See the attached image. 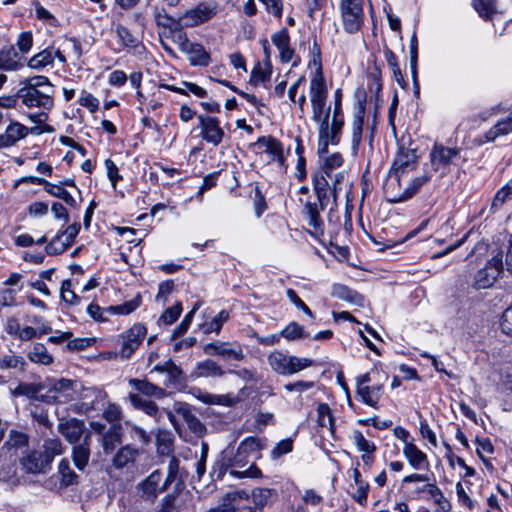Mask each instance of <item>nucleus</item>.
<instances>
[{"instance_id": "f257e3e1", "label": "nucleus", "mask_w": 512, "mask_h": 512, "mask_svg": "<svg viewBox=\"0 0 512 512\" xmlns=\"http://www.w3.org/2000/svg\"><path fill=\"white\" fill-rule=\"evenodd\" d=\"M327 178L328 177L323 172L313 176V186L319 204L307 201L304 205V213L308 218V224L316 231L321 230L323 226L319 211L323 210L328 205L330 195L332 196V190Z\"/></svg>"}, {"instance_id": "f03ea898", "label": "nucleus", "mask_w": 512, "mask_h": 512, "mask_svg": "<svg viewBox=\"0 0 512 512\" xmlns=\"http://www.w3.org/2000/svg\"><path fill=\"white\" fill-rule=\"evenodd\" d=\"M268 364L271 369L280 375H292L312 365V360L287 355L281 351H274L268 355Z\"/></svg>"}, {"instance_id": "7ed1b4c3", "label": "nucleus", "mask_w": 512, "mask_h": 512, "mask_svg": "<svg viewBox=\"0 0 512 512\" xmlns=\"http://www.w3.org/2000/svg\"><path fill=\"white\" fill-rule=\"evenodd\" d=\"M504 269L503 252L498 251L489 260L484 267L479 269L474 275L472 286L475 289H487L493 286Z\"/></svg>"}, {"instance_id": "20e7f679", "label": "nucleus", "mask_w": 512, "mask_h": 512, "mask_svg": "<svg viewBox=\"0 0 512 512\" xmlns=\"http://www.w3.org/2000/svg\"><path fill=\"white\" fill-rule=\"evenodd\" d=\"M340 15L344 30L354 34L361 28L364 21L362 0H340Z\"/></svg>"}, {"instance_id": "39448f33", "label": "nucleus", "mask_w": 512, "mask_h": 512, "mask_svg": "<svg viewBox=\"0 0 512 512\" xmlns=\"http://www.w3.org/2000/svg\"><path fill=\"white\" fill-rule=\"evenodd\" d=\"M344 125L343 115H333L331 124L324 120L319 126L318 154L320 156L328 152L329 144H337Z\"/></svg>"}, {"instance_id": "423d86ee", "label": "nucleus", "mask_w": 512, "mask_h": 512, "mask_svg": "<svg viewBox=\"0 0 512 512\" xmlns=\"http://www.w3.org/2000/svg\"><path fill=\"white\" fill-rule=\"evenodd\" d=\"M135 490L141 501L153 504L159 494L167 490L162 488V472L154 470L136 485Z\"/></svg>"}, {"instance_id": "0eeeda50", "label": "nucleus", "mask_w": 512, "mask_h": 512, "mask_svg": "<svg viewBox=\"0 0 512 512\" xmlns=\"http://www.w3.org/2000/svg\"><path fill=\"white\" fill-rule=\"evenodd\" d=\"M203 351L211 356H219L226 361H242L245 358L243 347L237 342L208 343L204 345Z\"/></svg>"}, {"instance_id": "6e6552de", "label": "nucleus", "mask_w": 512, "mask_h": 512, "mask_svg": "<svg viewBox=\"0 0 512 512\" xmlns=\"http://www.w3.org/2000/svg\"><path fill=\"white\" fill-rule=\"evenodd\" d=\"M459 148L445 147L435 144L430 152V162L433 171L440 172L444 176L449 171V166L459 156Z\"/></svg>"}, {"instance_id": "1a4fd4ad", "label": "nucleus", "mask_w": 512, "mask_h": 512, "mask_svg": "<svg viewBox=\"0 0 512 512\" xmlns=\"http://www.w3.org/2000/svg\"><path fill=\"white\" fill-rule=\"evenodd\" d=\"M147 334L143 324L136 323L121 335L122 344L119 355L122 359H129L142 343Z\"/></svg>"}, {"instance_id": "9d476101", "label": "nucleus", "mask_w": 512, "mask_h": 512, "mask_svg": "<svg viewBox=\"0 0 512 512\" xmlns=\"http://www.w3.org/2000/svg\"><path fill=\"white\" fill-rule=\"evenodd\" d=\"M18 97L28 108L52 109L54 106L53 96L50 91H40L32 87H22L18 90Z\"/></svg>"}, {"instance_id": "9b49d317", "label": "nucleus", "mask_w": 512, "mask_h": 512, "mask_svg": "<svg viewBox=\"0 0 512 512\" xmlns=\"http://www.w3.org/2000/svg\"><path fill=\"white\" fill-rule=\"evenodd\" d=\"M57 430L71 445L81 442L87 432L84 421L77 418L60 419Z\"/></svg>"}, {"instance_id": "f8f14e48", "label": "nucleus", "mask_w": 512, "mask_h": 512, "mask_svg": "<svg viewBox=\"0 0 512 512\" xmlns=\"http://www.w3.org/2000/svg\"><path fill=\"white\" fill-rule=\"evenodd\" d=\"M198 119L202 138L214 146L219 145L222 142L225 134L223 129L220 127L218 119L215 117L203 115H199Z\"/></svg>"}, {"instance_id": "ddd939ff", "label": "nucleus", "mask_w": 512, "mask_h": 512, "mask_svg": "<svg viewBox=\"0 0 512 512\" xmlns=\"http://www.w3.org/2000/svg\"><path fill=\"white\" fill-rule=\"evenodd\" d=\"M75 382L68 379H60L53 384L46 395L47 402L67 403L74 399Z\"/></svg>"}, {"instance_id": "4468645a", "label": "nucleus", "mask_w": 512, "mask_h": 512, "mask_svg": "<svg viewBox=\"0 0 512 512\" xmlns=\"http://www.w3.org/2000/svg\"><path fill=\"white\" fill-rule=\"evenodd\" d=\"M418 155L416 149L400 147L390 172L394 174H401L413 170L417 165Z\"/></svg>"}, {"instance_id": "2eb2a0df", "label": "nucleus", "mask_w": 512, "mask_h": 512, "mask_svg": "<svg viewBox=\"0 0 512 512\" xmlns=\"http://www.w3.org/2000/svg\"><path fill=\"white\" fill-rule=\"evenodd\" d=\"M22 469L26 473L44 474L50 470V466L46 463L42 453L37 450L29 451L20 459Z\"/></svg>"}, {"instance_id": "dca6fc26", "label": "nucleus", "mask_w": 512, "mask_h": 512, "mask_svg": "<svg viewBox=\"0 0 512 512\" xmlns=\"http://www.w3.org/2000/svg\"><path fill=\"white\" fill-rule=\"evenodd\" d=\"M215 13V6L207 3H200L195 8L186 11L182 19L186 26L194 27L209 20L215 15Z\"/></svg>"}, {"instance_id": "f3484780", "label": "nucleus", "mask_w": 512, "mask_h": 512, "mask_svg": "<svg viewBox=\"0 0 512 512\" xmlns=\"http://www.w3.org/2000/svg\"><path fill=\"white\" fill-rule=\"evenodd\" d=\"M91 432H86L81 442L72 445L71 457L75 467L83 471L90 459Z\"/></svg>"}, {"instance_id": "a211bd4d", "label": "nucleus", "mask_w": 512, "mask_h": 512, "mask_svg": "<svg viewBox=\"0 0 512 512\" xmlns=\"http://www.w3.org/2000/svg\"><path fill=\"white\" fill-rule=\"evenodd\" d=\"M55 58H57L58 61L62 64L66 63V57L64 54L60 51V49H56L52 45L34 55L29 60L28 65L32 69L40 70L47 65L52 64Z\"/></svg>"}, {"instance_id": "6ab92c4d", "label": "nucleus", "mask_w": 512, "mask_h": 512, "mask_svg": "<svg viewBox=\"0 0 512 512\" xmlns=\"http://www.w3.org/2000/svg\"><path fill=\"white\" fill-rule=\"evenodd\" d=\"M383 191L385 198L390 203H399L408 200L406 195V188L401 190L400 175L391 173L387 177Z\"/></svg>"}, {"instance_id": "aec40b11", "label": "nucleus", "mask_w": 512, "mask_h": 512, "mask_svg": "<svg viewBox=\"0 0 512 512\" xmlns=\"http://www.w3.org/2000/svg\"><path fill=\"white\" fill-rule=\"evenodd\" d=\"M139 456V450L130 445L121 447L113 456L112 465L116 469H123L132 466Z\"/></svg>"}, {"instance_id": "412c9836", "label": "nucleus", "mask_w": 512, "mask_h": 512, "mask_svg": "<svg viewBox=\"0 0 512 512\" xmlns=\"http://www.w3.org/2000/svg\"><path fill=\"white\" fill-rule=\"evenodd\" d=\"M191 375L195 378L222 377L224 370L214 360L206 359L196 364Z\"/></svg>"}, {"instance_id": "4be33fe9", "label": "nucleus", "mask_w": 512, "mask_h": 512, "mask_svg": "<svg viewBox=\"0 0 512 512\" xmlns=\"http://www.w3.org/2000/svg\"><path fill=\"white\" fill-rule=\"evenodd\" d=\"M403 454L414 469L419 470L429 466L427 455L413 443L404 445Z\"/></svg>"}, {"instance_id": "5701e85b", "label": "nucleus", "mask_w": 512, "mask_h": 512, "mask_svg": "<svg viewBox=\"0 0 512 512\" xmlns=\"http://www.w3.org/2000/svg\"><path fill=\"white\" fill-rule=\"evenodd\" d=\"M365 115V100L358 101L355 107V113L352 121V145L354 148L358 147L363 130V122Z\"/></svg>"}, {"instance_id": "b1692460", "label": "nucleus", "mask_w": 512, "mask_h": 512, "mask_svg": "<svg viewBox=\"0 0 512 512\" xmlns=\"http://www.w3.org/2000/svg\"><path fill=\"white\" fill-rule=\"evenodd\" d=\"M309 97L311 103L327 102V87L321 73L311 79Z\"/></svg>"}, {"instance_id": "393cba45", "label": "nucleus", "mask_w": 512, "mask_h": 512, "mask_svg": "<svg viewBox=\"0 0 512 512\" xmlns=\"http://www.w3.org/2000/svg\"><path fill=\"white\" fill-rule=\"evenodd\" d=\"M331 295L340 300H344L346 302L363 306L364 298L355 290L350 289L349 287L342 284H334L332 286Z\"/></svg>"}, {"instance_id": "a878e982", "label": "nucleus", "mask_w": 512, "mask_h": 512, "mask_svg": "<svg viewBox=\"0 0 512 512\" xmlns=\"http://www.w3.org/2000/svg\"><path fill=\"white\" fill-rule=\"evenodd\" d=\"M383 386L382 385H372L368 387H359L356 389V396L359 399L373 407L376 408L379 402V399L382 395Z\"/></svg>"}, {"instance_id": "bb28decb", "label": "nucleus", "mask_w": 512, "mask_h": 512, "mask_svg": "<svg viewBox=\"0 0 512 512\" xmlns=\"http://www.w3.org/2000/svg\"><path fill=\"white\" fill-rule=\"evenodd\" d=\"M129 385L139 393L161 399L165 397L166 392L163 388L148 382L147 380L130 379Z\"/></svg>"}, {"instance_id": "cd10ccee", "label": "nucleus", "mask_w": 512, "mask_h": 512, "mask_svg": "<svg viewBox=\"0 0 512 512\" xmlns=\"http://www.w3.org/2000/svg\"><path fill=\"white\" fill-rule=\"evenodd\" d=\"M275 491L270 488H255L252 490L251 499L253 506L249 507L250 512H261L271 502Z\"/></svg>"}, {"instance_id": "c85d7f7f", "label": "nucleus", "mask_w": 512, "mask_h": 512, "mask_svg": "<svg viewBox=\"0 0 512 512\" xmlns=\"http://www.w3.org/2000/svg\"><path fill=\"white\" fill-rule=\"evenodd\" d=\"M65 451V447L59 438H48L43 441L42 450L40 451L46 460V463L51 464L54 458L58 455H62Z\"/></svg>"}, {"instance_id": "c756f323", "label": "nucleus", "mask_w": 512, "mask_h": 512, "mask_svg": "<svg viewBox=\"0 0 512 512\" xmlns=\"http://www.w3.org/2000/svg\"><path fill=\"white\" fill-rule=\"evenodd\" d=\"M510 133H512V111L509 113L506 119L499 121L487 132H485L484 137L487 142H492L498 137L505 136Z\"/></svg>"}, {"instance_id": "7c9ffc66", "label": "nucleus", "mask_w": 512, "mask_h": 512, "mask_svg": "<svg viewBox=\"0 0 512 512\" xmlns=\"http://www.w3.org/2000/svg\"><path fill=\"white\" fill-rule=\"evenodd\" d=\"M122 441V432L120 425H112L103 435L102 447L106 454L114 451L117 445Z\"/></svg>"}, {"instance_id": "2f4dec72", "label": "nucleus", "mask_w": 512, "mask_h": 512, "mask_svg": "<svg viewBox=\"0 0 512 512\" xmlns=\"http://www.w3.org/2000/svg\"><path fill=\"white\" fill-rule=\"evenodd\" d=\"M17 52L13 47L3 49L0 51V70L14 71L19 68L17 60Z\"/></svg>"}, {"instance_id": "473e14b6", "label": "nucleus", "mask_w": 512, "mask_h": 512, "mask_svg": "<svg viewBox=\"0 0 512 512\" xmlns=\"http://www.w3.org/2000/svg\"><path fill=\"white\" fill-rule=\"evenodd\" d=\"M512 199V179L502 186L495 194L490 210L492 213L498 211L504 203Z\"/></svg>"}, {"instance_id": "72a5a7b5", "label": "nucleus", "mask_w": 512, "mask_h": 512, "mask_svg": "<svg viewBox=\"0 0 512 512\" xmlns=\"http://www.w3.org/2000/svg\"><path fill=\"white\" fill-rule=\"evenodd\" d=\"M30 361L42 365L53 363V357L48 353L47 348L42 343H35L33 349L28 353Z\"/></svg>"}, {"instance_id": "f704fd0d", "label": "nucleus", "mask_w": 512, "mask_h": 512, "mask_svg": "<svg viewBox=\"0 0 512 512\" xmlns=\"http://www.w3.org/2000/svg\"><path fill=\"white\" fill-rule=\"evenodd\" d=\"M28 435L17 430H10L7 440L4 442L3 448L7 450H18L28 445Z\"/></svg>"}, {"instance_id": "c9c22d12", "label": "nucleus", "mask_w": 512, "mask_h": 512, "mask_svg": "<svg viewBox=\"0 0 512 512\" xmlns=\"http://www.w3.org/2000/svg\"><path fill=\"white\" fill-rule=\"evenodd\" d=\"M58 473L60 474V482L63 486L77 484L78 475L71 469L70 462L67 458H63L58 464Z\"/></svg>"}, {"instance_id": "e433bc0d", "label": "nucleus", "mask_w": 512, "mask_h": 512, "mask_svg": "<svg viewBox=\"0 0 512 512\" xmlns=\"http://www.w3.org/2000/svg\"><path fill=\"white\" fill-rule=\"evenodd\" d=\"M129 399L131 404L145 412L149 416L155 417L158 413V407L155 402L147 400L138 394H130Z\"/></svg>"}, {"instance_id": "4c0bfd02", "label": "nucleus", "mask_w": 512, "mask_h": 512, "mask_svg": "<svg viewBox=\"0 0 512 512\" xmlns=\"http://www.w3.org/2000/svg\"><path fill=\"white\" fill-rule=\"evenodd\" d=\"M332 198H333V206H336V201L339 196V194L344 191L348 192L350 189V182L348 181L347 177L344 173L339 172L332 176Z\"/></svg>"}, {"instance_id": "58836bf2", "label": "nucleus", "mask_w": 512, "mask_h": 512, "mask_svg": "<svg viewBox=\"0 0 512 512\" xmlns=\"http://www.w3.org/2000/svg\"><path fill=\"white\" fill-rule=\"evenodd\" d=\"M178 413L193 433L200 436L205 432V426L188 408H181Z\"/></svg>"}, {"instance_id": "ea45409f", "label": "nucleus", "mask_w": 512, "mask_h": 512, "mask_svg": "<svg viewBox=\"0 0 512 512\" xmlns=\"http://www.w3.org/2000/svg\"><path fill=\"white\" fill-rule=\"evenodd\" d=\"M334 417L331 409L326 403H320L317 407V423L320 427H327L331 432L334 431Z\"/></svg>"}, {"instance_id": "a19ab883", "label": "nucleus", "mask_w": 512, "mask_h": 512, "mask_svg": "<svg viewBox=\"0 0 512 512\" xmlns=\"http://www.w3.org/2000/svg\"><path fill=\"white\" fill-rule=\"evenodd\" d=\"M257 144L265 147V152L275 159L282 160L283 150L281 143L273 137H260Z\"/></svg>"}, {"instance_id": "79ce46f5", "label": "nucleus", "mask_w": 512, "mask_h": 512, "mask_svg": "<svg viewBox=\"0 0 512 512\" xmlns=\"http://www.w3.org/2000/svg\"><path fill=\"white\" fill-rule=\"evenodd\" d=\"M229 319V313L226 310H221L213 319L202 325V330L205 334L219 333L223 324Z\"/></svg>"}, {"instance_id": "37998d69", "label": "nucleus", "mask_w": 512, "mask_h": 512, "mask_svg": "<svg viewBox=\"0 0 512 512\" xmlns=\"http://www.w3.org/2000/svg\"><path fill=\"white\" fill-rule=\"evenodd\" d=\"M45 191L54 197L62 199L67 205L77 207L76 200L64 187L48 182Z\"/></svg>"}, {"instance_id": "c03bdc74", "label": "nucleus", "mask_w": 512, "mask_h": 512, "mask_svg": "<svg viewBox=\"0 0 512 512\" xmlns=\"http://www.w3.org/2000/svg\"><path fill=\"white\" fill-rule=\"evenodd\" d=\"M153 372L166 373L169 382H177L182 374L181 369L177 365H175V363L172 362L171 360L166 361L162 365H156L151 370V373Z\"/></svg>"}, {"instance_id": "a18cd8bd", "label": "nucleus", "mask_w": 512, "mask_h": 512, "mask_svg": "<svg viewBox=\"0 0 512 512\" xmlns=\"http://www.w3.org/2000/svg\"><path fill=\"white\" fill-rule=\"evenodd\" d=\"M190 61L193 65L207 66L210 62V56L199 44H193L189 49Z\"/></svg>"}, {"instance_id": "49530a36", "label": "nucleus", "mask_w": 512, "mask_h": 512, "mask_svg": "<svg viewBox=\"0 0 512 512\" xmlns=\"http://www.w3.org/2000/svg\"><path fill=\"white\" fill-rule=\"evenodd\" d=\"M141 304V298L140 295H137L135 298H133L130 301H127L121 305L116 306H109L106 308V311H109L111 314H121V315H128L132 313L134 310H136Z\"/></svg>"}, {"instance_id": "de8ad7c7", "label": "nucleus", "mask_w": 512, "mask_h": 512, "mask_svg": "<svg viewBox=\"0 0 512 512\" xmlns=\"http://www.w3.org/2000/svg\"><path fill=\"white\" fill-rule=\"evenodd\" d=\"M16 465L13 461L0 462V481L15 484L16 479Z\"/></svg>"}, {"instance_id": "09e8293b", "label": "nucleus", "mask_w": 512, "mask_h": 512, "mask_svg": "<svg viewBox=\"0 0 512 512\" xmlns=\"http://www.w3.org/2000/svg\"><path fill=\"white\" fill-rule=\"evenodd\" d=\"M5 132L7 135H9L12 143L16 144L19 140L27 136L29 129L19 122H12L10 125H8Z\"/></svg>"}, {"instance_id": "8fccbe9b", "label": "nucleus", "mask_w": 512, "mask_h": 512, "mask_svg": "<svg viewBox=\"0 0 512 512\" xmlns=\"http://www.w3.org/2000/svg\"><path fill=\"white\" fill-rule=\"evenodd\" d=\"M352 440L359 451L367 454H372L376 450V446L373 442L367 440L361 431L355 430L352 435Z\"/></svg>"}, {"instance_id": "3c124183", "label": "nucleus", "mask_w": 512, "mask_h": 512, "mask_svg": "<svg viewBox=\"0 0 512 512\" xmlns=\"http://www.w3.org/2000/svg\"><path fill=\"white\" fill-rule=\"evenodd\" d=\"M116 33L118 38L125 47L136 48L140 43L139 39L122 25H118L116 27Z\"/></svg>"}, {"instance_id": "603ef678", "label": "nucleus", "mask_w": 512, "mask_h": 512, "mask_svg": "<svg viewBox=\"0 0 512 512\" xmlns=\"http://www.w3.org/2000/svg\"><path fill=\"white\" fill-rule=\"evenodd\" d=\"M280 336L287 340H295L304 338L307 336V334L301 325L296 322H291L281 331Z\"/></svg>"}, {"instance_id": "864d4df0", "label": "nucleus", "mask_w": 512, "mask_h": 512, "mask_svg": "<svg viewBox=\"0 0 512 512\" xmlns=\"http://www.w3.org/2000/svg\"><path fill=\"white\" fill-rule=\"evenodd\" d=\"M312 104V120L319 123V126L325 120H329L330 106H326V102L311 103Z\"/></svg>"}, {"instance_id": "5fc2aeb1", "label": "nucleus", "mask_w": 512, "mask_h": 512, "mask_svg": "<svg viewBox=\"0 0 512 512\" xmlns=\"http://www.w3.org/2000/svg\"><path fill=\"white\" fill-rule=\"evenodd\" d=\"M431 177L432 175L430 173L424 172V174L413 178L406 187V195L408 196V199L415 195L419 189L431 179Z\"/></svg>"}, {"instance_id": "6e6d98bb", "label": "nucleus", "mask_w": 512, "mask_h": 512, "mask_svg": "<svg viewBox=\"0 0 512 512\" xmlns=\"http://www.w3.org/2000/svg\"><path fill=\"white\" fill-rule=\"evenodd\" d=\"M170 31L173 41L178 44L182 51H188V49L193 45L189 42L187 35L183 31L180 23Z\"/></svg>"}, {"instance_id": "4d7b16f0", "label": "nucleus", "mask_w": 512, "mask_h": 512, "mask_svg": "<svg viewBox=\"0 0 512 512\" xmlns=\"http://www.w3.org/2000/svg\"><path fill=\"white\" fill-rule=\"evenodd\" d=\"M161 88H164V89H167V90H170V91H173V92H177V93H180V94H186L183 89L178 88L176 86L168 85V84H160L158 91L154 92L152 94V98H151V100L149 102V106H150V108L152 110H156V109H158L162 105L161 101H162L163 97L161 96V94H162L161 91H160Z\"/></svg>"}, {"instance_id": "13d9d810", "label": "nucleus", "mask_w": 512, "mask_h": 512, "mask_svg": "<svg viewBox=\"0 0 512 512\" xmlns=\"http://www.w3.org/2000/svg\"><path fill=\"white\" fill-rule=\"evenodd\" d=\"M69 246V242L62 240L61 235L57 234L45 247L48 255H58L64 252Z\"/></svg>"}, {"instance_id": "bf43d9fd", "label": "nucleus", "mask_w": 512, "mask_h": 512, "mask_svg": "<svg viewBox=\"0 0 512 512\" xmlns=\"http://www.w3.org/2000/svg\"><path fill=\"white\" fill-rule=\"evenodd\" d=\"M26 366V361L23 357L17 355H5L0 358V368L8 369V368H20V370H24Z\"/></svg>"}, {"instance_id": "052dcab7", "label": "nucleus", "mask_w": 512, "mask_h": 512, "mask_svg": "<svg viewBox=\"0 0 512 512\" xmlns=\"http://www.w3.org/2000/svg\"><path fill=\"white\" fill-rule=\"evenodd\" d=\"M343 163L341 154L334 153L325 159L322 167V172L329 178L332 179V170L339 168Z\"/></svg>"}, {"instance_id": "680f3d73", "label": "nucleus", "mask_w": 512, "mask_h": 512, "mask_svg": "<svg viewBox=\"0 0 512 512\" xmlns=\"http://www.w3.org/2000/svg\"><path fill=\"white\" fill-rule=\"evenodd\" d=\"M293 450V440L291 438L284 439L276 444L271 450V459L276 460L281 456L290 453Z\"/></svg>"}, {"instance_id": "e2e57ef3", "label": "nucleus", "mask_w": 512, "mask_h": 512, "mask_svg": "<svg viewBox=\"0 0 512 512\" xmlns=\"http://www.w3.org/2000/svg\"><path fill=\"white\" fill-rule=\"evenodd\" d=\"M249 498L250 495L245 490H235L227 492L222 498V503L224 506L236 507V502L240 500H248Z\"/></svg>"}, {"instance_id": "0e129e2a", "label": "nucleus", "mask_w": 512, "mask_h": 512, "mask_svg": "<svg viewBox=\"0 0 512 512\" xmlns=\"http://www.w3.org/2000/svg\"><path fill=\"white\" fill-rule=\"evenodd\" d=\"M179 472V460L172 457L168 463V473L165 479L162 478V488H167L175 481Z\"/></svg>"}, {"instance_id": "69168bd1", "label": "nucleus", "mask_w": 512, "mask_h": 512, "mask_svg": "<svg viewBox=\"0 0 512 512\" xmlns=\"http://www.w3.org/2000/svg\"><path fill=\"white\" fill-rule=\"evenodd\" d=\"M270 76V69H263L260 64H257L251 72L250 83L255 86L259 85L269 80Z\"/></svg>"}, {"instance_id": "338daca9", "label": "nucleus", "mask_w": 512, "mask_h": 512, "mask_svg": "<svg viewBox=\"0 0 512 512\" xmlns=\"http://www.w3.org/2000/svg\"><path fill=\"white\" fill-rule=\"evenodd\" d=\"M181 312L182 305L180 302H178L172 307L167 308L164 311V313L160 316L159 321H162L165 324H172L179 318Z\"/></svg>"}, {"instance_id": "774afa93", "label": "nucleus", "mask_w": 512, "mask_h": 512, "mask_svg": "<svg viewBox=\"0 0 512 512\" xmlns=\"http://www.w3.org/2000/svg\"><path fill=\"white\" fill-rule=\"evenodd\" d=\"M72 283L70 280H65L61 285V298L68 304H78L79 297L71 289Z\"/></svg>"}]
</instances>
